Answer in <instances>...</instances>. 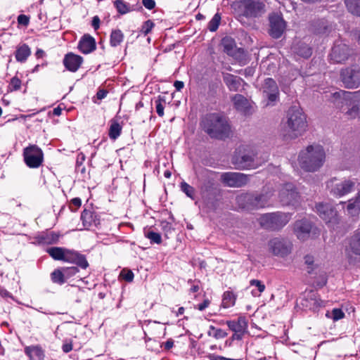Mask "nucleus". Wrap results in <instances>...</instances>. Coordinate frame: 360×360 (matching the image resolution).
<instances>
[{
	"mask_svg": "<svg viewBox=\"0 0 360 360\" xmlns=\"http://www.w3.org/2000/svg\"><path fill=\"white\" fill-rule=\"evenodd\" d=\"M231 162L238 169H256L262 164L255 152L250 148L244 146L236 149Z\"/></svg>",
	"mask_w": 360,
	"mask_h": 360,
	"instance_id": "39448f33",
	"label": "nucleus"
},
{
	"mask_svg": "<svg viewBox=\"0 0 360 360\" xmlns=\"http://www.w3.org/2000/svg\"><path fill=\"white\" fill-rule=\"evenodd\" d=\"M210 304V300L207 298L205 299L202 303L199 304L197 306V309L200 311H203L204 309H205L207 307H209Z\"/></svg>",
	"mask_w": 360,
	"mask_h": 360,
	"instance_id": "4d7b16f0",
	"label": "nucleus"
},
{
	"mask_svg": "<svg viewBox=\"0 0 360 360\" xmlns=\"http://www.w3.org/2000/svg\"><path fill=\"white\" fill-rule=\"evenodd\" d=\"M47 252L55 260H62L78 265L82 269L88 266L85 257L78 252L63 248L53 247L47 250Z\"/></svg>",
	"mask_w": 360,
	"mask_h": 360,
	"instance_id": "423d86ee",
	"label": "nucleus"
},
{
	"mask_svg": "<svg viewBox=\"0 0 360 360\" xmlns=\"http://www.w3.org/2000/svg\"><path fill=\"white\" fill-rule=\"evenodd\" d=\"M107 93L108 92L105 90H103V89L102 90H99L97 92V94H96L97 95V98L98 99H103V98H104L106 96Z\"/></svg>",
	"mask_w": 360,
	"mask_h": 360,
	"instance_id": "0e129e2a",
	"label": "nucleus"
},
{
	"mask_svg": "<svg viewBox=\"0 0 360 360\" xmlns=\"http://www.w3.org/2000/svg\"><path fill=\"white\" fill-rule=\"evenodd\" d=\"M71 203L77 207H79L82 204V201L79 198H75L71 200Z\"/></svg>",
	"mask_w": 360,
	"mask_h": 360,
	"instance_id": "69168bd1",
	"label": "nucleus"
},
{
	"mask_svg": "<svg viewBox=\"0 0 360 360\" xmlns=\"http://www.w3.org/2000/svg\"><path fill=\"white\" fill-rule=\"evenodd\" d=\"M257 198L256 208H262L266 206H269L272 203L271 197L272 194L270 192L266 193H262L260 195H255Z\"/></svg>",
	"mask_w": 360,
	"mask_h": 360,
	"instance_id": "7c9ffc66",
	"label": "nucleus"
},
{
	"mask_svg": "<svg viewBox=\"0 0 360 360\" xmlns=\"http://www.w3.org/2000/svg\"><path fill=\"white\" fill-rule=\"evenodd\" d=\"M202 126L212 138L223 139L229 137L231 133L226 117L219 113L207 115L202 120Z\"/></svg>",
	"mask_w": 360,
	"mask_h": 360,
	"instance_id": "20e7f679",
	"label": "nucleus"
},
{
	"mask_svg": "<svg viewBox=\"0 0 360 360\" xmlns=\"http://www.w3.org/2000/svg\"><path fill=\"white\" fill-rule=\"evenodd\" d=\"M270 34L274 38H279L285 28V22L282 16L278 13H273L269 16Z\"/></svg>",
	"mask_w": 360,
	"mask_h": 360,
	"instance_id": "a211bd4d",
	"label": "nucleus"
},
{
	"mask_svg": "<svg viewBox=\"0 0 360 360\" xmlns=\"http://www.w3.org/2000/svg\"><path fill=\"white\" fill-rule=\"evenodd\" d=\"M236 202L239 207L247 210H252L256 208L257 198L255 195L250 193H241L236 197Z\"/></svg>",
	"mask_w": 360,
	"mask_h": 360,
	"instance_id": "5701e85b",
	"label": "nucleus"
},
{
	"mask_svg": "<svg viewBox=\"0 0 360 360\" xmlns=\"http://www.w3.org/2000/svg\"><path fill=\"white\" fill-rule=\"evenodd\" d=\"M181 191L186 193V195L191 198H193V195H194V188L191 186L190 185H188L187 183L186 182H182L181 184Z\"/></svg>",
	"mask_w": 360,
	"mask_h": 360,
	"instance_id": "a18cd8bd",
	"label": "nucleus"
},
{
	"mask_svg": "<svg viewBox=\"0 0 360 360\" xmlns=\"http://www.w3.org/2000/svg\"><path fill=\"white\" fill-rule=\"evenodd\" d=\"M63 272L65 274V278L68 279V278L77 274L78 272V269L75 266L66 267L63 268Z\"/></svg>",
	"mask_w": 360,
	"mask_h": 360,
	"instance_id": "8fccbe9b",
	"label": "nucleus"
},
{
	"mask_svg": "<svg viewBox=\"0 0 360 360\" xmlns=\"http://www.w3.org/2000/svg\"><path fill=\"white\" fill-rule=\"evenodd\" d=\"M251 285H254L257 287L259 293H256L255 292H252V294L254 296H259L262 292H263L265 290V285L263 284L259 280H251L250 282Z\"/></svg>",
	"mask_w": 360,
	"mask_h": 360,
	"instance_id": "c03bdc74",
	"label": "nucleus"
},
{
	"mask_svg": "<svg viewBox=\"0 0 360 360\" xmlns=\"http://www.w3.org/2000/svg\"><path fill=\"white\" fill-rule=\"evenodd\" d=\"M332 319L333 321H338L345 316L344 312L340 309H333L332 312Z\"/></svg>",
	"mask_w": 360,
	"mask_h": 360,
	"instance_id": "09e8293b",
	"label": "nucleus"
},
{
	"mask_svg": "<svg viewBox=\"0 0 360 360\" xmlns=\"http://www.w3.org/2000/svg\"><path fill=\"white\" fill-rule=\"evenodd\" d=\"M265 5L260 0H243L239 2L242 15L248 18H255L264 13Z\"/></svg>",
	"mask_w": 360,
	"mask_h": 360,
	"instance_id": "9d476101",
	"label": "nucleus"
},
{
	"mask_svg": "<svg viewBox=\"0 0 360 360\" xmlns=\"http://www.w3.org/2000/svg\"><path fill=\"white\" fill-rule=\"evenodd\" d=\"M236 296L233 293L226 291L223 295L222 302L221 307L223 308H229L233 307L236 303Z\"/></svg>",
	"mask_w": 360,
	"mask_h": 360,
	"instance_id": "c9c22d12",
	"label": "nucleus"
},
{
	"mask_svg": "<svg viewBox=\"0 0 360 360\" xmlns=\"http://www.w3.org/2000/svg\"><path fill=\"white\" fill-rule=\"evenodd\" d=\"M340 79L345 88H358L360 86V69L357 67L342 69L340 72Z\"/></svg>",
	"mask_w": 360,
	"mask_h": 360,
	"instance_id": "f8f14e48",
	"label": "nucleus"
},
{
	"mask_svg": "<svg viewBox=\"0 0 360 360\" xmlns=\"http://www.w3.org/2000/svg\"><path fill=\"white\" fill-rule=\"evenodd\" d=\"M340 203L345 205L344 208L347 215L354 219H358L360 216V190L355 197L347 202H341Z\"/></svg>",
	"mask_w": 360,
	"mask_h": 360,
	"instance_id": "aec40b11",
	"label": "nucleus"
},
{
	"mask_svg": "<svg viewBox=\"0 0 360 360\" xmlns=\"http://www.w3.org/2000/svg\"><path fill=\"white\" fill-rule=\"evenodd\" d=\"M356 183L357 181L355 179L333 178L328 181L327 188L333 195L340 198L353 191Z\"/></svg>",
	"mask_w": 360,
	"mask_h": 360,
	"instance_id": "6e6552de",
	"label": "nucleus"
},
{
	"mask_svg": "<svg viewBox=\"0 0 360 360\" xmlns=\"http://www.w3.org/2000/svg\"><path fill=\"white\" fill-rule=\"evenodd\" d=\"M315 211L319 217L326 223L334 226L339 224L340 218L338 212L330 203L320 202L316 205Z\"/></svg>",
	"mask_w": 360,
	"mask_h": 360,
	"instance_id": "9b49d317",
	"label": "nucleus"
},
{
	"mask_svg": "<svg viewBox=\"0 0 360 360\" xmlns=\"http://www.w3.org/2000/svg\"><path fill=\"white\" fill-rule=\"evenodd\" d=\"M174 346V341L172 339H169L165 343V349L167 350L170 349Z\"/></svg>",
	"mask_w": 360,
	"mask_h": 360,
	"instance_id": "e2e57ef3",
	"label": "nucleus"
},
{
	"mask_svg": "<svg viewBox=\"0 0 360 360\" xmlns=\"http://www.w3.org/2000/svg\"><path fill=\"white\" fill-rule=\"evenodd\" d=\"M294 51L303 58H309L311 55V48L303 42H299L293 47Z\"/></svg>",
	"mask_w": 360,
	"mask_h": 360,
	"instance_id": "473e14b6",
	"label": "nucleus"
},
{
	"mask_svg": "<svg viewBox=\"0 0 360 360\" xmlns=\"http://www.w3.org/2000/svg\"><path fill=\"white\" fill-rule=\"evenodd\" d=\"M263 94L269 99V102H275L278 97V88L276 82L271 78H267L264 80L262 85Z\"/></svg>",
	"mask_w": 360,
	"mask_h": 360,
	"instance_id": "412c9836",
	"label": "nucleus"
},
{
	"mask_svg": "<svg viewBox=\"0 0 360 360\" xmlns=\"http://www.w3.org/2000/svg\"><path fill=\"white\" fill-rule=\"evenodd\" d=\"M208 358L210 360H240V359L226 358V357L215 355V354H210Z\"/></svg>",
	"mask_w": 360,
	"mask_h": 360,
	"instance_id": "13d9d810",
	"label": "nucleus"
},
{
	"mask_svg": "<svg viewBox=\"0 0 360 360\" xmlns=\"http://www.w3.org/2000/svg\"><path fill=\"white\" fill-rule=\"evenodd\" d=\"M100 19L98 16H94L92 20V26L95 30H98L99 28Z\"/></svg>",
	"mask_w": 360,
	"mask_h": 360,
	"instance_id": "052dcab7",
	"label": "nucleus"
},
{
	"mask_svg": "<svg viewBox=\"0 0 360 360\" xmlns=\"http://www.w3.org/2000/svg\"><path fill=\"white\" fill-rule=\"evenodd\" d=\"M221 46L224 48V51L228 55L234 54L236 49V44L234 39L230 37H225L221 40Z\"/></svg>",
	"mask_w": 360,
	"mask_h": 360,
	"instance_id": "2f4dec72",
	"label": "nucleus"
},
{
	"mask_svg": "<svg viewBox=\"0 0 360 360\" xmlns=\"http://www.w3.org/2000/svg\"><path fill=\"white\" fill-rule=\"evenodd\" d=\"M83 59L81 56L70 53L65 55L63 59V64L65 67L71 72H76L81 64Z\"/></svg>",
	"mask_w": 360,
	"mask_h": 360,
	"instance_id": "b1692460",
	"label": "nucleus"
},
{
	"mask_svg": "<svg viewBox=\"0 0 360 360\" xmlns=\"http://www.w3.org/2000/svg\"><path fill=\"white\" fill-rule=\"evenodd\" d=\"M221 181L229 187H241L249 181V176L239 172H225L221 175Z\"/></svg>",
	"mask_w": 360,
	"mask_h": 360,
	"instance_id": "f3484780",
	"label": "nucleus"
},
{
	"mask_svg": "<svg viewBox=\"0 0 360 360\" xmlns=\"http://www.w3.org/2000/svg\"><path fill=\"white\" fill-rule=\"evenodd\" d=\"M207 335L210 337H213L214 338L219 340L226 338L228 334L221 328H217L213 326H210L207 331Z\"/></svg>",
	"mask_w": 360,
	"mask_h": 360,
	"instance_id": "4c0bfd02",
	"label": "nucleus"
},
{
	"mask_svg": "<svg viewBox=\"0 0 360 360\" xmlns=\"http://www.w3.org/2000/svg\"><path fill=\"white\" fill-rule=\"evenodd\" d=\"M81 219L84 226L86 228L91 226L92 224L95 222L94 214L91 211L86 210H84L82 212Z\"/></svg>",
	"mask_w": 360,
	"mask_h": 360,
	"instance_id": "58836bf2",
	"label": "nucleus"
},
{
	"mask_svg": "<svg viewBox=\"0 0 360 360\" xmlns=\"http://www.w3.org/2000/svg\"><path fill=\"white\" fill-rule=\"evenodd\" d=\"M279 199L283 205H294L298 202L300 195L293 184H286L280 189Z\"/></svg>",
	"mask_w": 360,
	"mask_h": 360,
	"instance_id": "2eb2a0df",
	"label": "nucleus"
},
{
	"mask_svg": "<svg viewBox=\"0 0 360 360\" xmlns=\"http://www.w3.org/2000/svg\"><path fill=\"white\" fill-rule=\"evenodd\" d=\"M62 349H63V351L65 353H68V352H70L72 349V342L70 341L69 342H65L63 345Z\"/></svg>",
	"mask_w": 360,
	"mask_h": 360,
	"instance_id": "bf43d9fd",
	"label": "nucleus"
},
{
	"mask_svg": "<svg viewBox=\"0 0 360 360\" xmlns=\"http://www.w3.org/2000/svg\"><path fill=\"white\" fill-rule=\"evenodd\" d=\"M121 276H122L123 279L129 282L131 281L134 278V274L131 271L123 270L121 272Z\"/></svg>",
	"mask_w": 360,
	"mask_h": 360,
	"instance_id": "603ef678",
	"label": "nucleus"
},
{
	"mask_svg": "<svg viewBox=\"0 0 360 360\" xmlns=\"http://www.w3.org/2000/svg\"><path fill=\"white\" fill-rule=\"evenodd\" d=\"M292 250V243L288 239L276 237L268 242V250L273 255L278 257H285Z\"/></svg>",
	"mask_w": 360,
	"mask_h": 360,
	"instance_id": "1a4fd4ad",
	"label": "nucleus"
},
{
	"mask_svg": "<svg viewBox=\"0 0 360 360\" xmlns=\"http://www.w3.org/2000/svg\"><path fill=\"white\" fill-rule=\"evenodd\" d=\"M121 133V127L120 125L115 122L111 124L109 130V136L110 139L115 140Z\"/></svg>",
	"mask_w": 360,
	"mask_h": 360,
	"instance_id": "79ce46f5",
	"label": "nucleus"
},
{
	"mask_svg": "<svg viewBox=\"0 0 360 360\" xmlns=\"http://www.w3.org/2000/svg\"><path fill=\"white\" fill-rule=\"evenodd\" d=\"M78 48L83 53H91L96 49L94 39L89 35L84 36L79 43Z\"/></svg>",
	"mask_w": 360,
	"mask_h": 360,
	"instance_id": "cd10ccee",
	"label": "nucleus"
},
{
	"mask_svg": "<svg viewBox=\"0 0 360 360\" xmlns=\"http://www.w3.org/2000/svg\"><path fill=\"white\" fill-rule=\"evenodd\" d=\"M124 39V34L120 30H113L111 32L110 43L113 47L120 45Z\"/></svg>",
	"mask_w": 360,
	"mask_h": 360,
	"instance_id": "f704fd0d",
	"label": "nucleus"
},
{
	"mask_svg": "<svg viewBox=\"0 0 360 360\" xmlns=\"http://www.w3.org/2000/svg\"><path fill=\"white\" fill-rule=\"evenodd\" d=\"M221 20L220 15L217 13L214 15L212 20L210 21L208 28L211 32H214L217 30Z\"/></svg>",
	"mask_w": 360,
	"mask_h": 360,
	"instance_id": "37998d69",
	"label": "nucleus"
},
{
	"mask_svg": "<svg viewBox=\"0 0 360 360\" xmlns=\"http://www.w3.org/2000/svg\"><path fill=\"white\" fill-rule=\"evenodd\" d=\"M61 112H62V109L58 107V108H56L53 109V113L54 115L59 116V115H60Z\"/></svg>",
	"mask_w": 360,
	"mask_h": 360,
	"instance_id": "774afa93",
	"label": "nucleus"
},
{
	"mask_svg": "<svg viewBox=\"0 0 360 360\" xmlns=\"http://www.w3.org/2000/svg\"><path fill=\"white\" fill-rule=\"evenodd\" d=\"M236 109L244 114L250 112L251 108L250 102L240 94L235 95L232 98Z\"/></svg>",
	"mask_w": 360,
	"mask_h": 360,
	"instance_id": "a878e982",
	"label": "nucleus"
},
{
	"mask_svg": "<svg viewBox=\"0 0 360 360\" xmlns=\"http://www.w3.org/2000/svg\"><path fill=\"white\" fill-rule=\"evenodd\" d=\"M313 226L307 219L297 221L294 224V233L300 240H306L310 237Z\"/></svg>",
	"mask_w": 360,
	"mask_h": 360,
	"instance_id": "6ab92c4d",
	"label": "nucleus"
},
{
	"mask_svg": "<svg viewBox=\"0 0 360 360\" xmlns=\"http://www.w3.org/2000/svg\"><path fill=\"white\" fill-rule=\"evenodd\" d=\"M323 303L324 302L319 298L316 292L309 291L305 295L302 304L304 307L315 311L323 307Z\"/></svg>",
	"mask_w": 360,
	"mask_h": 360,
	"instance_id": "4be33fe9",
	"label": "nucleus"
},
{
	"mask_svg": "<svg viewBox=\"0 0 360 360\" xmlns=\"http://www.w3.org/2000/svg\"><path fill=\"white\" fill-rule=\"evenodd\" d=\"M330 99L340 108L347 120L360 121V91L349 92L335 91L330 94Z\"/></svg>",
	"mask_w": 360,
	"mask_h": 360,
	"instance_id": "f257e3e1",
	"label": "nucleus"
},
{
	"mask_svg": "<svg viewBox=\"0 0 360 360\" xmlns=\"http://www.w3.org/2000/svg\"><path fill=\"white\" fill-rule=\"evenodd\" d=\"M224 81L231 91H237L240 86V79L229 73L224 75Z\"/></svg>",
	"mask_w": 360,
	"mask_h": 360,
	"instance_id": "c756f323",
	"label": "nucleus"
},
{
	"mask_svg": "<svg viewBox=\"0 0 360 360\" xmlns=\"http://www.w3.org/2000/svg\"><path fill=\"white\" fill-rule=\"evenodd\" d=\"M23 156L25 164L30 168H37L43 162V152L36 145H31L25 148Z\"/></svg>",
	"mask_w": 360,
	"mask_h": 360,
	"instance_id": "ddd939ff",
	"label": "nucleus"
},
{
	"mask_svg": "<svg viewBox=\"0 0 360 360\" xmlns=\"http://www.w3.org/2000/svg\"><path fill=\"white\" fill-rule=\"evenodd\" d=\"M25 353L30 360H44V352L39 345L27 346L25 348Z\"/></svg>",
	"mask_w": 360,
	"mask_h": 360,
	"instance_id": "c85d7f7f",
	"label": "nucleus"
},
{
	"mask_svg": "<svg viewBox=\"0 0 360 360\" xmlns=\"http://www.w3.org/2000/svg\"><path fill=\"white\" fill-rule=\"evenodd\" d=\"M142 3L143 6L149 10L154 8L155 6V2L154 0H143Z\"/></svg>",
	"mask_w": 360,
	"mask_h": 360,
	"instance_id": "6e6d98bb",
	"label": "nucleus"
},
{
	"mask_svg": "<svg viewBox=\"0 0 360 360\" xmlns=\"http://www.w3.org/2000/svg\"><path fill=\"white\" fill-rule=\"evenodd\" d=\"M31 51L27 45L23 44L20 46L15 53V58L19 62H24L30 55Z\"/></svg>",
	"mask_w": 360,
	"mask_h": 360,
	"instance_id": "72a5a7b5",
	"label": "nucleus"
},
{
	"mask_svg": "<svg viewBox=\"0 0 360 360\" xmlns=\"http://www.w3.org/2000/svg\"><path fill=\"white\" fill-rule=\"evenodd\" d=\"M345 255L349 262L360 257V231H356L347 240L345 245Z\"/></svg>",
	"mask_w": 360,
	"mask_h": 360,
	"instance_id": "dca6fc26",
	"label": "nucleus"
},
{
	"mask_svg": "<svg viewBox=\"0 0 360 360\" xmlns=\"http://www.w3.org/2000/svg\"><path fill=\"white\" fill-rule=\"evenodd\" d=\"M245 333H234V334L232 336V338L233 340H241Z\"/></svg>",
	"mask_w": 360,
	"mask_h": 360,
	"instance_id": "338daca9",
	"label": "nucleus"
},
{
	"mask_svg": "<svg viewBox=\"0 0 360 360\" xmlns=\"http://www.w3.org/2000/svg\"><path fill=\"white\" fill-rule=\"evenodd\" d=\"M345 4L350 13L360 16V0H345Z\"/></svg>",
	"mask_w": 360,
	"mask_h": 360,
	"instance_id": "e433bc0d",
	"label": "nucleus"
},
{
	"mask_svg": "<svg viewBox=\"0 0 360 360\" xmlns=\"http://www.w3.org/2000/svg\"><path fill=\"white\" fill-rule=\"evenodd\" d=\"M304 264L305 271L309 275L312 276L314 278H315L317 275L323 276L320 266L317 264H315L314 258L313 256L307 255L304 257ZM323 278L324 279V277H323Z\"/></svg>",
	"mask_w": 360,
	"mask_h": 360,
	"instance_id": "393cba45",
	"label": "nucleus"
},
{
	"mask_svg": "<svg viewBox=\"0 0 360 360\" xmlns=\"http://www.w3.org/2000/svg\"><path fill=\"white\" fill-rule=\"evenodd\" d=\"M114 5L117 8L118 13H120L122 15L126 14L130 11L129 4H127L122 0H116L114 2Z\"/></svg>",
	"mask_w": 360,
	"mask_h": 360,
	"instance_id": "a19ab883",
	"label": "nucleus"
},
{
	"mask_svg": "<svg viewBox=\"0 0 360 360\" xmlns=\"http://www.w3.org/2000/svg\"><path fill=\"white\" fill-rule=\"evenodd\" d=\"M51 279L53 282L57 283L59 284H63L65 282V274L63 272V268L61 269H56L51 274Z\"/></svg>",
	"mask_w": 360,
	"mask_h": 360,
	"instance_id": "ea45409f",
	"label": "nucleus"
},
{
	"mask_svg": "<svg viewBox=\"0 0 360 360\" xmlns=\"http://www.w3.org/2000/svg\"><path fill=\"white\" fill-rule=\"evenodd\" d=\"M290 219V214L278 212L262 215L259 218V223L265 229L279 230L287 224Z\"/></svg>",
	"mask_w": 360,
	"mask_h": 360,
	"instance_id": "0eeeda50",
	"label": "nucleus"
},
{
	"mask_svg": "<svg viewBox=\"0 0 360 360\" xmlns=\"http://www.w3.org/2000/svg\"><path fill=\"white\" fill-rule=\"evenodd\" d=\"M146 237L150 240L151 242L160 244L162 242V238L160 233L153 232V231H149Z\"/></svg>",
	"mask_w": 360,
	"mask_h": 360,
	"instance_id": "49530a36",
	"label": "nucleus"
},
{
	"mask_svg": "<svg viewBox=\"0 0 360 360\" xmlns=\"http://www.w3.org/2000/svg\"><path fill=\"white\" fill-rule=\"evenodd\" d=\"M307 117L298 106L291 107L286 115V121L281 125V133L286 139H296L307 130Z\"/></svg>",
	"mask_w": 360,
	"mask_h": 360,
	"instance_id": "f03ea898",
	"label": "nucleus"
},
{
	"mask_svg": "<svg viewBox=\"0 0 360 360\" xmlns=\"http://www.w3.org/2000/svg\"><path fill=\"white\" fill-rule=\"evenodd\" d=\"M155 108L158 115L160 117H162L164 115V105H162V101L158 99L155 101Z\"/></svg>",
	"mask_w": 360,
	"mask_h": 360,
	"instance_id": "3c124183",
	"label": "nucleus"
},
{
	"mask_svg": "<svg viewBox=\"0 0 360 360\" xmlns=\"http://www.w3.org/2000/svg\"><path fill=\"white\" fill-rule=\"evenodd\" d=\"M326 153L320 145H311L300 151L298 162L302 169L314 172L319 170L324 164Z\"/></svg>",
	"mask_w": 360,
	"mask_h": 360,
	"instance_id": "7ed1b4c3",
	"label": "nucleus"
},
{
	"mask_svg": "<svg viewBox=\"0 0 360 360\" xmlns=\"http://www.w3.org/2000/svg\"><path fill=\"white\" fill-rule=\"evenodd\" d=\"M10 85L13 90H18L20 88L21 81L17 77H13L11 79Z\"/></svg>",
	"mask_w": 360,
	"mask_h": 360,
	"instance_id": "864d4df0",
	"label": "nucleus"
},
{
	"mask_svg": "<svg viewBox=\"0 0 360 360\" xmlns=\"http://www.w3.org/2000/svg\"><path fill=\"white\" fill-rule=\"evenodd\" d=\"M174 86L177 91H181L184 88V84L181 81H176Z\"/></svg>",
	"mask_w": 360,
	"mask_h": 360,
	"instance_id": "680f3d73",
	"label": "nucleus"
},
{
	"mask_svg": "<svg viewBox=\"0 0 360 360\" xmlns=\"http://www.w3.org/2000/svg\"><path fill=\"white\" fill-rule=\"evenodd\" d=\"M18 22L19 24L26 26L29 23V18L25 15H20L18 17Z\"/></svg>",
	"mask_w": 360,
	"mask_h": 360,
	"instance_id": "5fc2aeb1",
	"label": "nucleus"
},
{
	"mask_svg": "<svg viewBox=\"0 0 360 360\" xmlns=\"http://www.w3.org/2000/svg\"><path fill=\"white\" fill-rule=\"evenodd\" d=\"M352 55V50L342 41H337L332 48L330 59L334 63H345Z\"/></svg>",
	"mask_w": 360,
	"mask_h": 360,
	"instance_id": "4468645a",
	"label": "nucleus"
},
{
	"mask_svg": "<svg viewBox=\"0 0 360 360\" xmlns=\"http://www.w3.org/2000/svg\"><path fill=\"white\" fill-rule=\"evenodd\" d=\"M226 324L234 333H246L248 330V322L245 317H239L237 321H228Z\"/></svg>",
	"mask_w": 360,
	"mask_h": 360,
	"instance_id": "bb28decb",
	"label": "nucleus"
},
{
	"mask_svg": "<svg viewBox=\"0 0 360 360\" xmlns=\"http://www.w3.org/2000/svg\"><path fill=\"white\" fill-rule=\"evenodd\" d=\"M154 26V22L152 20H148L146 21L142 25L141 32L143 33L144 35H147L151 31Z\"/></svg>",
	"mask_w": 360,
	"mask_h": 360,
	"instance_id": "de8ad7c7",
	"label": "nucleus"
}]
</instances>
